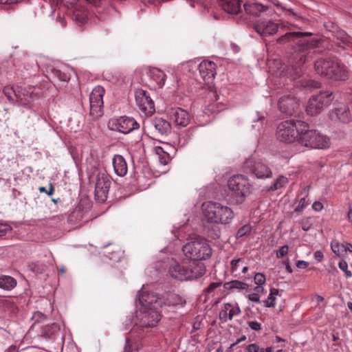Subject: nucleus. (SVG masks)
<instances>
[{"label":"nucleus","mask_w":352,"mask_h":352,"mask_svg":"<svg viewBox=\"0 0 352 352\" xmlns=\"http://www.w3.org/2000/svg\"><path fill=\"white\" fill-rule=\"evenodd\" d=\"M309 32H289L285 34L283 36L278 38L277 42L278 43H284L287 41H295L298 40L296 43L299 45L295 54L294 55V59L298 60L295 65L292 66V70L289 72V74L292 78H296L300 76L302 73V65L308 61V54L309 52V43L304 38L305 36L311 35Z\"/></svg>","instance_id":"obj_1"},{"label":"nucleus","mask_w":352,"mask_h":352,"mask_svg":"<svg viewBox=\"0 0 352 352\" xmlns=\"http://www.w3.org/2000/svg\"><path fill=\"white\" fill-rule=\"evenodd\" d=\"M206 272L204 263L193 261H173L169 265L168 274L175 279L188 280L198 278Z\"/></svg>","instance_id":"obj_2"},{"label":"nucleus","mask_w":352,"mask_h":352,"mask_svg":"<svg viewBox=\"0 0 352 352\" xmlns=\"http://www.w3.org/2000/svg\"><path fill=\"white\" fill-rule=\"evenodd\" d=\"M202 210L207 221L214 224H230L234 217L230 207L219 202H205L202 204Z\"/></svg>","instance_id":"obj_3"},{"label":"nucleus","mask_w":352,"mask_h":352,"mask_svg":"<svg viewBox=\"0 0 352 352\" xmlns=\"http://www.w3.org/2000/svg\"><path fill=\"white\" fill-rule=\"evenodd\" d=\"M184 255L190 261L206 260L210 257L212 249L206 239L201 236H196L186 243L182 248Z\"/></svg>","instance_id":"obj_4"},{"label":"nucleus","mask_w":352,"mask_h":352,"mask_svg":"<svg viewBox=\"0 0 352 352\" xmlns=\"http://www.w3.org/2000/svg\"><path fill=\"white\" fill-rule=\"evenodd\" d=\"M301 131L298 143L311 148H326L329 146V139L316 130H310L309 125L303 122L300 123Z\"/></svg>","instance_id":"obj_5"},{"label":"nucleus","mask_w":352,"mask_h":352,"mask_svg":"<svg viewBox=\"0 0 352 352\" xmlns=\"http://www.w3.org/2000/svg\"><path fill=\"white\" fill-rule=\"evenodd\" d=\"M340 61L336 57H327L320 58L315 62L314 66L316 72L330 79L336 80H344L348 78V70H339L338 73L333 68L338 69Z\"/></svg>","instance_id":"obj_6"},{"label":"nucleus","mask_w":352,"mask_h":352,"mask_svg":"<svg viewBox=\"0 0 352 352\" xmlns=\"http://www.w3.org/2000/svg\"><path fill=\"white\" fill-rule=\"evenodd\" d=\"M228 186L236 204H241L251 192L252 186L249 179L243 175L231 177L228 182Z\"/></svg>","instance_id":"obj_7"},{"label":"nucleus","mask_w":352,"mask_h":352,"mask_svg":"<svg viewBox=\"0 0 352 352\" xmlns=\"http://www.w3.org/2000/svg\"><path fill=\"white\" fill-rule=\"evenodd\" d=\"M300 123L303 121L289 120L280 123L276 131L277 139L285 143L298 142L301 131Z\"/></svg>","instance_id":"obj_8"},{"label":"nucleus","mask_w":352,"mask_h":352,"mask_svg":"<svg viewBox=\"0 0 352 352\" xmlns=\"http://www.w3.org/2000/svg\"><path fill=\"white\" fill-rule=\"evenodd\" d=\"M333 100V97L331 91H320L309 100L306 111L310 116H316L320 113L325 107H328Z\"/></svg>","instance_id":"obj_9"},{"label":"nucleus","mask_w":352,"mask_h":352,"mask_svg":"<svg viewBox=\"0 0 352 352\" xmlns=\"http://www.w3.org/2000/svg\"><path fill=\"white\" fill-rule=\"evenodd\" d=\"M105 93L102 86L95 87L89 96L90 112L93 119H98L103 114V96Z\"/></svg>","instance_id":"obj_10"},{"label":"nucleus","mask_w":352,"mask_h":352,"mask_svg":"<svg viewBox=\"0 0 352 352\" xmlns=\"http://www.w3.org/2000/svg\"><path fill=\"white\" fill-rule=\"evenodd\" d=\"M108 126L111 130L127 134L135 129H138L140 124L133 118L122 116L119 118L109 120Z\"/></svg>","instance_id":"obj_11"},{"label":"nucleus","mask_w":352,"mask_h":352,"mask_svg":"<svg viewBox=\"0 0 352 352\" xmlns=\"http://www.w3.org/2000/svg\"><path fill=\"white\" fill-rule=\"evenodd\" d=\"M139 325L142 327H154L161 318L160 309L140 308L137 315Z\"/></svg>","instance_id":"obj_12"},{"label":"nucleus","mask_w":352,"mask_h":352,"mask_svg":"<svg viewBox=\"0 0 352 352\" xmlns=\"http://www.w3.org/2000/svg\"><path fill=\"white\" fill-rule=\"evenodd\" d=\"M143 128L154 136L168 135L171 132V125L162 118H154L148 122H144Z\"/></svg>","instance_id":"obj_13"},{"label":"nucleus","mask_w":352,"mask_h":352,"mask_svg":"<svg viewBox=\"0 0 352 352\" xmlns=\"http://www.w3.org/2000/svg\"><path fill=\"white\" fill-rule=\"evenodd\" d=\"M244 169L253 173L258 179L270 178L272 176L271 168L263 162L248 160L244 163Z\"/></svg>","instance_id":"obj_14"},{"label":"nucleus","mask_w":352,"mask_h":352,"mask_svg":"<svg viewBox=\"0 0 352 352\" xmlns=\"http://www.w3.org/2000/svg\"><path fill=\"white\" fill-rule=\"evenodd\" d=\"M135 98L137 106L146 116H151L155 112L154 102L146 91L137 90Z\"/></svg>","instance_id":"obj_15"},{"label":"nucleus","mask_w":352,"mask_h":352,"mask_svg":"<svg viewBox=\"0 0 352 352\" xmlns=\"http://www.w3.org/2000/svg\"><path fill=\"white\" fill-rule=\"evenodd\" d=\"M164 300L154 292H143L139 296L140 308L160 309L163 305Z\"/></svg>","instance_id":"obj_16"},{"label":"nucleus","mask_w":352,"mask_h":352,"mask_svg":"<svg viewBox=\"0 0 352 352\" xmlns=\"http://www.w3.org/2000/svg\"><path fill=\"white\" fill-rule=\"evenodd\" d=\"M111 184L107 176L104 174L98 175L95 187V197L98 201H106Z\"/></svg>","instance_id":"obj_17"},{"label":"nucleus","mask_w":352,"mask_h":352,"mask_svg":"<svg viewBox=\"0 0 352 352\" xmlns=\"http://www.w3.org/2000/svg\"><path fill=\"white\" fill-rule=\"evenodd\" d=\"M278 107L283 113L291 116L297 111L299 102L294 96L285 95L280 98Z\"/></svg>","instance_id":"obj_18"},{"label":"nucleus","mask_w":352,"mask_h":352,"mask_svg":"<svg viewBox=\"0 0 352 352\" xmlns=\"http://www.w3.org/2000/svg\"><path fill=\"white\" fill-rule=\"evenodd\" d=\"M38 98V94L34 92V88L16 87V98L21 105L28 106Z\"/></svg>","instance_id":"obj_19"},{"label":"nucleus","mask_w":352,"mask_h":352,"mask_svg":"<svg viewBox=\"0 0 352 352\" xmlns=\"http://www.w3.org/2000/svg\"><path fill=\"white\" fill-rule=\"evenodd\" d=\"M199 74L206 83L212 82L216 74V65L210 60H204L199 65Z\"/></svg>","instance_id":"obj_20"},{"label":"nucleus","mask_w":352,"mask_h":352,"mask_svg":"<svg viewBox=\"0 0 352 352\" xmlns=\"http://www.w3.org/2000/svg\"><path fill=\"white\" fill-rule=\"evenodd\" d=\"M169 118L176 126H186L190 122L188 113L182 108L171 109L168 112Z\"/></svg>","instance_id":"obj_21"},{"label":"nucleus","mask_w":352,"mask_h":352,"mask_svg":"<svg viewBox=\"0 0 352 352\" xmlns=\"http://www.w3.org/2000/svg\"><path fill=\"white\" fill-rule=\"evenodd\" d=\"M278 29V24L272 21H258L255 25L256 31L262 36H266L275 34Z\"/></svg>","instance_id":"obj_22"},{"label":"nucleus","mask_w":352,"mask_h":352,"mask_svg":"<svg viewBox=\"0 0 352 352\" xmlns=\"http://www.w3.org/2000/svg\"><path fill=\"white\" fill-rule=\"evenodd\" d=\"M241 314V309L237 305H233L230 303L224 304L223 309L219 312V320L221 322L231 320L234 316Z\"/></svg>","instance_id":"obj_23"},{"label":"nucleus","mask_w":352,"mask_h":352,"mask_svg":"<svg viewBox=\"0 0 352 352\" xmlns=\"http://www.w3.org/2000/svg\"><path fill=\"white\" fill-rule=\"evenodd\" d=\"M333 252L340 258H344L347 252H352V244L340 243L338 240H333L331 243Z\"/></svg>","instance_id":"obj_24"},{"label":"nucleus","mask_w":352,"mask_h":352,"mask_svg":"<svg viewBox=\"0 0 352 352\" xmlns=\"http://www.w3.org/2000/svg\"><path fill=\"white\" fill-rule=\"evenodd\" d=\"M115 173L123 177L126 175L128 166L125 159L120 155H115L112 160Z\"/></svg>","instance_id":"obj_25"},{"label":"nucleus","mask_w":352,"mask_h":352,"mask_svg":"<svg viewBox=\"0 0 352 352\" xmlns=\"http://www.w3.org/2000/svg\"><path fill=\"white\" fill-rule=\"evenodd\" d=\"M244 10L245 12L254 16H258L261 12L268 10L267 5H263L254 1L245 2L243 4Z\"/></svg>","instance_id":"obj_26"},{"label":"nucleus","mask_w":352,"mask_h":352,"mask_svg":"<svg viewBox=\"0 0 352 352\" xmlns=\"http://www.w3.org/2000/svg\"><path fill=\"white\" fill-rule=\"evenodd\" d=\"M241 0H221L222 9L229 14H238L241 10Z\"/></svg>","instance_id":"obj_27"},{"label":"nucleus","mask_w":352,"mask_h":352,"mask_svg":"<svg viewBox=\"0 0 352 352\" xmlns=\"http://www.w3.org/2000/svg\"><path fill=\"white\" fill-rule=\"evenodd\" d=\"M335 113L338 119L342 122H347L350 120L349 108L347 105L341 104L335 109Z\"/></svg>","instance_id":"obj_28"},{"label":"nucleus","mask_w":352,"mask_h":352,"mask_svg":"<svg viewBox=\"0 0 352 352\" xmlns=\"http://www.w3.org/2000/svg\"><path fill=\"white\" fill-rule=\"evenodd\" d=\"M16 285V280L10 276L0 275V288L4 290H12Z\"/></svg>","instance_id":"obj_29"},{"label":"nucleus","mask_w":352,"mask_h":352,"mask_svg":"<svg viewBox=\"0 0 352 352\" xmlns=\"http://www.w3.org/2000/svg\"><path fill=\"white\" fill-rule=\"evenodd\" d=\"M151 78L156 82L158 87H162L165 83L166 74L157 68L150 70Z\"/></svg>","instance_id":"obj_30"},{"label":"nucleus","mask_w":352,"mask_h":352,"mask_svg":"<svg viewBox=\"0 0 352 352\" xmlns=\"http://www.w3.org/2000/svg\"><path fill=\"white\" fill-rule=\"evenodd\" d=\"M59 331V326L57 324L53 323L43 327L40 331L41 337L45 338H51Z\"/></svg>","instance_id":"obj_31"},{"label":"nucleus","mask_w":352,"mask_h":352,"mask_svg":"<svg viewBox=\"0 0 352 352\" xmlns=\"http://www.w3.org/2000/svg\"><path fill=\"white\" fill-rule=\"evenodd\" d=\"M224 287L227 289H237L238 291H243L248 290L249 285L244 282L234 280L226 283L224 284Z\"/></svg>","instance_id":"obj_32"},{"label":"nucleus","mask_w":352,"mask_h":352,"mask_svg":"<svg viewBox=\"0 0 352 352\" xmlns=\"http://www.w3.org/2000/svg\"><path fill=\"white\" fill-rule=\"evenodd\" d=\"M164 300L163 305L167 306H175L182 303V298L175 294H167L162 297Z\"/></svg>","instance_id":"obj_33"},{"label":"nucleus","mask_w":352,"mask_h":352,"mask_svg":"<svg viewBox=\"0 0 352 352\" xmlns=\"http://www.w3.org/2000/svg\"><path fill=\"white\" fill-rule=\"evenodd\" d=\"M155 153L157 155L160 163L163 165H166L170 160V155L166 152L163 148L156 146L155 148Z\"/></svg>","instance_id":"obj_34"},{"label":"nucleus","mask_w":352,"mask_h":352,"mask_svg":"<svg viewBox=\"0 0 352 352\" xmlns=\"http://www.w3.org/2000/svg\"><path fill=\"white\" fill-rule=\"evenodd\" d=\"M278 294V290L277 289H271L267 299L264 301L265 306L267 307H274L276 305V296Z\"/></svg>","instance_id":"obj_35"},{"label":"nucleus","mask_w":352,"mask_h":352,"mask_svg":"<svg viewBox=\"0 0 352 352\" xmlns=\"http://www.w3.org/2000/svg\"><path fill=\"white\" fill-rule=\"evenodd\" d=\"M288 183V179L285 176H279L274 182V184L270 187V190H276L283 186Z\"/></svg>","instance_id":"obj_36"},{"label":"nucleus","mask_w":352,"mask_h":352,"mask_svg":"<svg viewBox=\"0 0 352 352\" xmlns=\"http://www.w3.org/2000/svg\"><path fill=\"white\" fill-rule=\"evenodd\" d=\"M52 73L55 77H56L60 81L67 82L70 79V76L68 74L63 72L59 69H53L52 70Z\"/></svg>","instance_id":"obj_37"},{"label":"nucleus","mask_w":352,"mask_h":352,"mask_svg":"<svg viewBox=\"0 0 352 352\" xmlns=\"http://www.w3.org/2000/svg\"><path fill=\"white\" fill-rule=\"evenodd\" d=\"M252 228L249 224L244 225L241 228H239L236 234V237L237 239L241 238L245 236L247 234L251 232Z\"/></svg>","instance_id":"obj_38"},{"label":"nucleus","mask_w":352,"mask_h":352,"mask_svg":"<svg viewBox=\"0 0 352 352\" xmlns=\"http://www.w3.org/2000/svg\"><path fill=\"white\" fill-rule=\"evenodd\" d=\"M307 194H306L303 197L300 198L298 202V206L294 209L295 212H300L303 210V209L309 204L308 201L307 200Z\"/></svg>","instance_id":"obj_39"},{"label":"nucleus","mask_w":352,"mask_h":352,"mask_svg":"<svg viewBox=\"0 0 352 352\" xmlns=\"http://www.w3.org/2000/svg\"><path fill=\"white\" fill-rule=\"evenodd\" d=\"M339 268L344 272L346 278L352 277V272L348 270V264L344 260H342L338 263Z\"/></svg>","instance_id":"obj_40"},{"label":"nucleus","mask_w":352,"mask_h":352,"mask_svg":"<svg viewBox=\"0 0 352 352\" xmlns=\"http://www.w3.org/2000/svg\"><path fill=\"white\" fill-rule=\"evenodd\" d=\"M242 262L241 258L238 259H233L230 262L231 265V272L235 276H237L238 274H236V272L238 270V268L240 267V263Z\"/></svg>","instance_id":"obj_41"},{"label":"nucleus","mask_w":352,"mask_h":352,"mask_svg":"<svg viewBox=\"0 0 352 352\" xmlns=\"http://www.w3.org/2000/svg\"><path fill=\"white\" fill-rule=\"evenodd\" d=\"M16 87H5L3 92L9 100H12V95L16 97Z\"/></svg>","instance_id":"obj_42"},{"label":"nucleus","mask_w":352,"mask_h":352,"mask_svg":"<svg viewBox=\"0 0 352 352\" xmlns=\"http://www.w3.org/2000/svg\"><path fill=\"white\" fill-rule=\"evenodd\" d=\"M254 281L257 285H263L266 281L265 276L260 272L256 273L254 277Z\"/></svg>","instance_id":"obj_43"},{"label":"nucleus","mask_w":352,"mask_h":352,"mask_svg":"<svg viewBox=\"0 0 352 352\" xmlns=\"http://www.w3.org/2000/svg\"><path fill=\"white\" fill-rule=\"evenodd\" d=\"M289 247L287 245H283L276 252V257L278 258H283L288 254Z\"/></svg>","instance_id":"obj_44"},{"label":"nucleus","mask_w":352,"mask_h":352,"mask_svg":"<svg viewBox=\"0 0 352 352\" xmlns=\"http://www.w3.org/2000/svg\"><path fill=\"white\" fill-rule=\"evenodd\" d=\"M46 318V316L41 311H36L32 316V320L35 322H39L44 320Z\"/></svg>","instance_id":"obj_45"},{"label":"nucleus","mask_w":352,"mask_h":352,"mask_svg":"<svg viewBox=\"0 0 352 352\" xmlns=\"http://www.w3.org/2000/svg\"><path fill=\"white\" fill-rule=\"evenodd\" d=\"M248 324L254 331H258L261 329V324L257 321H248Z\"/></svg>","instance_id":"obj_46"},{"label":"nucleus","mask_w":352,"mask_h":352,"mask_svg":"<svg viewBox=\"0 0 352 352\" xmlns=\"http://www.w3.org/2000/svg\"><path fill=\"white\" fill-rule=\"evenodd\" d=\"M221 282H214L209 285V286L206 289V292L208 293H210L213 292L215 289L221 286Z\"/></svg>","instance_id":"obj_47"},{"label":"nucleus","mask_w":352,"mask_h":352,"mask_svg":"<svg viewBox=\"0 0 352 352\" xmlns=\"http://www.w3.org/2000/svg\"><path fill=\"white\" fill-rule=\"evenodd\" d=\"M248 298L249 300H250L252 302H256V303L260 302V296L258 295H257V294H255L254 292L252 294H250L248 296Z\"/></svg>","instance_id":"obj_48"},{"label":"nucleus","mask_w":352,"mask_h":352,"mask_svg":"<svg viewBox=\"0 0 352 352\" xmlns=\"http://www.w3.org/2000/svg\"><path fill=\"white\" fill-rule=\"evenodd\" d=\"M259 346L256 344H250L246 347L248 352H259Z\"/></svg>","instance_id":"obj_49"},{"label":"nucleus","mask_w":352,"mask_h":352,"mask_svg":"<svg viewBox=\"0 0 352 352\" xmlns=\"http://www.w3.org/2000/svg\"><path fill=\"white\" fill-rule=\"evenodd\" d=\"M124 352H134L132 344L129 338L126 339V344L124 349Z\"/></svg>","instance_id":"obj_50"},{"label":"nucleus","mask_w":352,"mask_h":352,"mask_svg":"<svg viewBox=\"0 0 352 352\" xmlns=\"http://www.w3.org/2000/svg\"><path fill=\"white\" fill-rule=\"evenodd\" d=\"M312 208L315 211L319 212L322 210V209L323 208V205L321 202L316 201H314V204H312Z\"/></svg>","instance_id":"obj_51"},{"label":"nucleus","mask_w":352,"mask_h":352,"mask_svg":"<svg viewBox=\"0 0 352 352\" xmlns=\"http://www.w3.org/2000/svg\"><path fill=\"white\" fill-rule=\"evenodd\" d=\"M254 293L259 296L260 294H266L267 291L262 287V285H257L254 289Z\"/></svg>","instance_id":"obj_52"},{"label":"nucleus","mask_w":352,"mask_h":352,"mask_svg":"<svg viewBox=\"0 0 352 352\" xmlns=\"http://www.w3.org/2000/svg\"><path fill=\"white\" fill-rule=\"evenodd\" d=\"M314 257L318 262H320L323 259L324 255H323V253L321 251L318 250V251L314 252Z\"/></svg>","instance_id":"obj_53"},{"label":"nucleus","mask_w":352,"mask_h":352,"mask_svg":"<svg viewBox=\"0 0 352 352\" xmlns=\"http://www.w3.org/2000/svg\"><path fill=\"white\" fill-rule=\"evenodd\" d=\"M309 265V263L305 261H298L296 263V267L301 269H305Z\"/></svg>","instance_id":"obj_54"},{"label":"nucleus","mask_w":352,"mask_h":352,"mask_svg":"<svg viewBox=\"0 0 352 352\" xmlns=\"http://www.w3.org/2000/svg\"><path fill=\"white\" fill-rule=\"evenodd\" d=\"M247 339L245 336H242L240 338H238L236 342L230 345V349L233 348L235 345L245 341Z\"/></svg>","instance_id":"obj_55"},{"label":"nucleus","mask_w":352,"mask_h":352,"mask_svg":"<svg viewBox=\"0 0 352 352\" xmlns=\"http://www.w3.org/2000/svg\"><path fill=\"white\" fill-rule=\"evenodd\" d=\"M21 0H0V4H12L17 3Z\"/></svg>","instance_id":"obj_56"},{"label":"nucleus","mask_w":352,"mask_h":352,"mask_svg":"<svg viewBox=\"0 0 352 352\" xmlns=\"http://www.w3.org/2000/svg\"><path fill=\"white\" fill-rule=\"evenodd\" d=\"M332 70H335V72L338 73L337 72H339V70H348L347 68L346 67V66L344 65H343L341 62L339 63V67L338 69L336 68H333Z\"/></svg>","instance_id":"obj_57"},{"label":"nucleus","mask_w":352,"mask_h":352,"mask_svg":"<svg viewBox=\"0 0 352 352\" xmlns=\"http://www.w3.org/2000/svg\"><path fill=\"white\" fill-rule=\"evenodd\" d=\"M54 192V187L52 183L50 184L49 189L47 190L46 194L51 196Z\"/></svg>","instance_id":"obj_58"},{"label":"nucleus","mask_w":352,"mask_h":352,"mask_svg":"<svg viewBox=\"0 0 352 352\" xmlns=\"http://www.w3.org/2000/svg\"><path fill=\"white\" fill-rule=\"evenodd\" d=\"M6 352H18V351L15 345H11L6 349Z\"/></svg>","instance_id":"obj_59"},{"label":"nucleus","mask_w":352,"mask_h":352,"mask_svg":"<svg viewBox=\"0 0 352 352\" xmlns=\"http://www.w3.org/2000/svg\"><path fill=\"white\" fill-rule=\"evenodd\" d=\"M348 219L349 221L352 223V204L349 206V209L348 212Z\"/></svg>","instance_id":"obj_60"},{"label":"nucleus","mask_w":352,"mask_h":352,"mask_svg":"<svg viewBox=\"0 0 352 352\" xmlns=\"http://www.w3.org/2000/svg\"><path fill=\"white\" fill-rule=\"evenodd\" d=\"M342 41L344 44H346L349 43V36L344 33L342 34Z\"/></svg>","instance_id":"obj_61"},{"label":"nucleus","mask_w":352,"mask_h":352,"mask_svg":"<svg viewBox=\"0 0 352 352\" xmlns=\"http://www.w3.org/2000/svg\"><path fill=\"white\" fill-rule=\"evenodd\" d=\"M285 268H286V270H287L289 273H292V269L291 266L289 265V262H287V263H286V264H285Z\"/></svg>","instance_id":"obj_62"},{"label":"nucleus","mask_w":352,"mask_h":352,"mask_svg":"<svg viewBox=\"0 0 352 352\" xmlns=\"http://www.w3.org/2000/svg\"><path fill=\"white\" fill-rule=\"evenodd\" d=\"M38 190H39L40 192H44V193L47 192V189L45 187H43V186H40L38 188Z\"/></svg>","instance_id":"obj_63"},{"label":"nucleus","mask_w":352,"mask_h":352,"mask_svg":"<svg viewBox=\"0 0 352 352\" xmlns=\"http://www.w3.org/2000/svg\"><path fill=\"white\" fill-rule=\"evenodd\" d=\"M265 352H272L273 351V349L272 347L270 346V347H267L265 351Z\"/></svg>","instance_id":"obj_64"}]
</instances>
